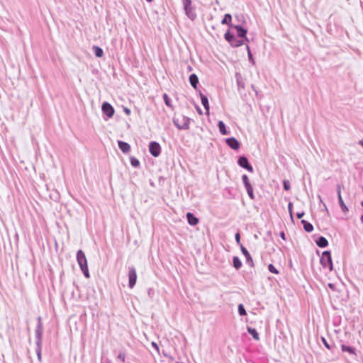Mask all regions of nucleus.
<instances>
[{"label": "nucleus", "instance_id": "obj_23", "mask_svg": "<svg viewBox=\"0 0 363 363\" xmlns=\"http://www.w3.org/2000/svg\"><path fill=\"white\" fill-rule=\"evenodd\" d=\"M241 266H242V262L240 260V259L238 257H233V267L236 269H238L241 267Z\"/></svg>", "mask_w": 363, "mask_h": 363}, {"label": "nucleus", "instance_id": "obj_24", "mask_svg": "<svg viewBox=\"0 0 363 363\" xmlns=\"http://www.w3.org/2000/svg\"><path fill=\"white\" fill-rule=\"evenodd\" d=\"M232 21V16L230 14H225L223 19L222 20L223 24H228Z\"/></svg>", "mask_w": 363, "mask_h": 363}, {"label": "nucleus", "instance_id": "obj_26", "mask_svg": "<svg viewBox=\"0 0 363 363\" xmlns=\"http://www.w3.org/2000/svg\"><path fill=\"white\" fill-rule=\"evenodd\" d=\"M163 99H164L165 104L167 106L172 107V104H171L170 99L169 98V96H168V95L167 94H163Z\"/></svg>", "mask_w": 363, "mask_h": 363}, {"label": "nucleus", "instance_id": "obj_4", "mask_svg": "<svg viewBox=\"0 0 363 363\" xmlns=\"http://www.w3.org/2000/svg\"><path fill=\"white\" fill-rule=\"evenodd\" d=\"M149 150L152 156L158 157L161 152V147L159 143L151 142L149 145Z\"/></svg>", "mask_w": 363, "mask_h": 363}, {"label": "nucleus", "instance_id": "obj_29", "mask_svg": "<svg viewBox=\"0 0 363 363\" xmlns=\"http://www.w3.org/2000/svg\"><path fill=\"white\" fill-rule=\"evenodd\" d=\"M238 311H239L240 315H246V311L244 308V306H242V304H240L238 306Z\"/></svg>", "mask_w": 363, "mask_h": 363}, {"label": "nucleus", "instance_id": "obj_19", "mask_svg": "<svg viewBox=\"0 0 363 363\" xmlns=\"http://www.w3.org/2000/svg\"><path fill=\"white\" fill-rule=\"evenodd\" d=\"M341 348H342V350L343 352H347L350 354H354V355L356 354L355 350L354 348L351 347H349V346H347V345H341Z\"/></svg>", "mask_w": 363, "mask_h": 363}, {"label": "nucleus", "instance_id": "obj_5", "mask_svg": "<svg viewBox=\"0 0 363 363\" xmlns=\"http://www.w3.org/2000/svg\"><path fill=\"white\" fill-rule=\"evenodd\" d=\"M128 277H129V287L133 288L134 286L135 285L136 281H137L136 270L133 267L130 268Z\"/></svg>", "mask_w": 363, "mask_h": 363}, {"label": "nucleus", "instance_id": "obj_30", "mask_svg": "<svg viewBox=\"0 0 363 363\" xmlns=\"http://www.w3.org/2000/svg\"><path fill=\"white\" fill-rule=\"evenodd\" d=\"M246 189H247V191L251 199H253V197H254L253 196V189H252V186H249L248 187L246 188Z\"/></svg>", "mask_w": 363, "mask_h": 363}, {"label": "nucleus", "instance_id": "obj_33", "mask_svg": "<svg viewBox=\"0 0 363 363\" xmlns=\"http://www.w3.org/2000/svg\"><path fill=\"white\" fill-rule=\"evenodd\" d=\"M322 341L324 344V345L328 349L330 350V346L328 345V343L327 342L326 340L324 338V337H322Z\"/></svg>", "mask_w": 363, "mask_h": 363}, {"label": "nucleus", "instance_id": "obj_1", "mask_svg": "<svg viewBox=\"0 0 363 363\" xmlns=\"http://www.w3.org/2000/svg\"><path fill=\"white\" fill-rule=\"evenodd\" d=\"M38 323L35 328V337H36V354L39 362H41V347H42V335H43V324L41 323L40 317H38Z\"/></svg>", "mask_w": 363, "mask_h": 363}, {"label": "nucleus", "instance_id": "obj_37", "mask_svg": "<svg viewBox=\"0 0 363 363\" xmlns=\"http://www.w3.org/2000/svg\"><path fill=\"white\" fill-rule=\"evenodd\" d=\"M238 41H242V42H243V40H235V39L234 38V43H238Z\"/></svg>", "mask_w": 363, "mask_h": 363}, {"label": "nucleus", "instance_id": "obj_39", "mask_svg": "<svg viewBox=\"0 0 363 363\" xmlns=\"http://www.w3.org/2000/svg\"><path fill=\"white\" fill-rule=\"evenodd\" d=\"M125 112H126L127 113H130V110L126 109V110H125Z\"/></svg>", "mask_w": 363, "mask_h": 363}, {"label": "nucleus", "instance_id": "obj_7", "mask_svg": "<svg viewBox=\"0 0 363 363\" xmlns=\"http://www.w3.org/2000/svg\"><path fill=\"white\" fill-rule=\"evenodd\" d=\"M225 38L228 42H229L230 43V45L232 46H234V47H238L243 44L242 41H238V43H234L235 37L232 33H230L229 32L225 33Z\"/></svg>", "mask_w": 363, "mask_h": 363}, {"label": "nucleus", "instance_id": "obj_10", "mask_svg": "<svg viewBox=\"0 0 363 363\" xmlns=\"http://www.w3.org/2000/svg\"><path fill=\"white\" fill-rule=\"evenodd\" d=\"M337 195H338L339 203H340V205L341 206L342 211L345 213L347 212L348 208L342 200V198L341 196V186L340 185L337 186Z\"/></svg>", "mask_w": 363, "mask_h": 363}, {"label": "nucleus", "instance_id": "obj_27", "mask_svg": "<svg viewBox=\"0 0 363 363\" xmlns=\"http://www.w3.org/2000/svg\"><path fill=\"white\" fill-rule=\"evenodd\" d=\"M268 269L271 273L278 274L279 271L275 268V267L272 264H269L268 265Z\"/></svg>", "mask_w": 363, "mask_h": 363}, {"label": "nucleus", "instance_id": "obj_9", "mask_svg": "<svg viewBox=\"0 0 363 363\" xmlns=\"http://www.w3.org/2000/svg\"><path fill=\"white\" fill-rule=\"evenodd\" d=\"M226 143L233 150H238L240 147L239 142L235 138H228L226 140Z\"/></svg>", "mask_w": 363, "mask_h": 363}, {"label": "nucleus", "instance_id": "obj_35", "mask_svg": "<svg viewBox=\"0 0 363 363\" xmlns=\"http://www.w3.org/2000/svg\"><path fill=\"white\" fill-rule=\"evenodd\" d=\"M152 345L155 348V350L159 352V347L157 345V344L155 342H152Z\"/></svg>", "mask_w": 363, "mask_h": 363}, {"label": "nucleus", "instance_id": "obj_40", "mask_svg": "<svg viewBox=\"0 0 363 363\" xmlns=\"http://www.w3.org/2000/svg\"><path fill=\"white\" fill-rule=\"evenodd\" d=\"M361 220H362V221L363 222V215H362V217H361Z\"/></svg>", "mask_w": 363, "mask_h": 363}, {"label": "nucleus", "instance_id": "obj_13", "mask_svg": "<svg viewBox=\"0 0 363 363\" xmlns=\"http://www.w3.org/2000/svg\"><path fill=\"white\" fill-rule=\"evenodd\" d=\"M118 147L124 153H128L130 150V145L125 142L118 141Z\"/></svg>", "mask_w": 363, "mask_h": 363}, {"label": "nucleus", "instance_id": "obj_6", "mask_svg": "<svg viewBox=\"0 0 363 363\" xmlns=\"http://www.w3.org/2000/svg\"><path fill=\"white\" fill-rule=\"evenodd\" d=\"M103 112L109 118L112 117L114 114V109L111 104L104 102L102 105Z\"/></svg>", "mask_w": 363, "mask_h": 363}, {"label": "nucleus", "instance_id": "obj_31", "mask_svg": "<svg viewBox=\"0 0 363 363\" xmlns=\"http://www.w3.org/2000/svg\"><path fill=\"white\" fill-rule=\"evenodd\" d=\"M283 184H284V189L286 191H289L290 189L291 186H290V183L289 181L284 180L283 182Z\"/></svg>", "mask_w": 363, "mask_h": 363}, {"label": "nucleus", "instance_id": "obj_25", "mask_svg": "<svg viewBox=\"0 0 363 363\" xmlns=\"http://www.w3.org/2000/svg\"><path fill=\"white\" fill-rule=\"evenodd\" d=\"M130 163L135 167H138L140 165L139 160L134 157H130Z\"/></svg>", "mask_w": 363, "mask_h": 363}, {"label": "nucleus", "instance_id": "obj_22", "mask_svg": "<svg viewBox=\"0 0 363 363\" xmlns=\"http://www.w3.org/2000/svg\"><path fill=\"white\" fill-rule=\"evenodd\" d=\"M93 50L94 51V54L98 57H101L104 55V52L101 48L98 46H94Z\"/></svg>", "mask_w": 363, "mask_h": 363}, {"label": "nucleus", "instance_id": "obj_12", "mask_svg": "<svg viewBox=\"0 0 363 363\" xmlns=\"http://www.w3.org/2000/svg\"><path fill=\"white\" fill-rule=\"evenodd\" d=\"M186 218H187V220H188V223L191 225H196L198 224L199 223V219L195 217L191 213L189 212L186 213Z\"/></svg>", "mask_w": 363, "mask_h": 363}, {"label": "nucleus", "instance_id": "obj_15", "mask_svg": "<svg viewBox=\"0 0 363 363\" xmlns=\"http://www.w3.org/2000/svg\"><path fill=\"white\" fill-rule=\"evenodd\" d=\"M316 244L320 247H325L328 245V242L324 237H320L316 240Z\"/></svg>", "mask_w": 363, "mask_h": 363}, {"label": "nucleus", "instance_id": "obj_34", "mask_svg": "<svg viewBox=\"0 0 363 363\" xmlns=\"http://www.w3.org/2000/svg\"><path fill=\"white\" fill-rule=\"evenodd\" d=\"M288 208H289L290 216L292 217V203H289Z\"/></svg>", "mask_w": 363, "mask_h": 363}, {"label": "nucleus", "instance_id": "obj_18", "mask_svg": "<svg viewBox=\"0 0 363 363\" xmlns=\"http://www.w3.org/2000/svg\"><path fill=\"white\" fill-rule=\"evenodd\" d=\"M235 28L237 29L238 35L241 38H245L247 34V30L240 26H235Z\"/></svg>", "mask_w": 363, "mask_h": 363}, {"label": "nucleus", "instance_id": "obj_28", "mask_svg": "<svg viewBox=\"0 0 363 363\" xmlns=\"http://www.w3.org/2000/svg\"><path fill=\"white\" fill-rule=\"evenodd\" d=\"M242 179L243 183L245 186V188L248 187L249 186H251V184H250V182H249V179L247 175H245V174L242 175Z\"/></svg>", "mask_w": 363, "mask_h": 363}, {"label": "nucleus", "instance_id": "obj_42", "mask_svg": "<svg viewBox=\"0 0 363 363\" xmlns=\"http://www.w3.org/2000/svg\"><path fill=\"white\" fill-rule=\"evenodd\" d=\"M362 206H363V201L362 202Z\"/></svg>", "mask_w": 363, "mask_h": 363}, {"label": "nucleus", "instance_id": "obj_3", "mask_svg": "<svg viewBox=\"0 0 363 363\" xmlns=\"http://www.w3.org/2000/svg\"><path fill=\"white\" fill-rule=\"evenodd\" d=\"M320 263L322 264L323 267L328 268L330 271L333 270V267L332 262V257L330 252L325 251L323 252L320 258Z\"/></svg>", "mask_w": 363, "mask_h": 363}, {"label": "nucleus", "instance_id": "obj_11", "mask_svg": "<svg viewBox=\"0 0 363 363\" xmlns=\"http://www.w3.org/2000/svg\"><path fill=\"white\" fill-rule=\"evenodd\" d=\"M240 250L246 257L247 262L250 264V266H253V259L247 249L242 245H240Z\"/></svg>", "mask_w": 363, "mask_h": 363}, {"label": "nucleus", "instance_id": "obj_41", "mask_svg": "<svg viewBox=\"0 0 363 363\" xmlns=\"http://www.w3.org/2000/svg\"><path fill=\"white\" fill-rule=\"evenodd\" d=\"M152 1V0H147V1H148V2H150V1Z\"/></svg>", "mask_w": 363, "mask_h": 363}, {"label": "nucleus", "instance_id": "obj_17", "mask_svg": "<svg viewBox=\"0 0 363 363\" xmlns=\"http://www.w3.org/2000/svg\"><path fill=\"white\" fill-rule=\"evenodd\" d=\"M301 223H303V228L306 232L310 233L313 230V225L306 220H302Z\"/></svg>", "mask_w": 363, "mask_h": 363}, {"label": "nucleus", "instance_id": "obj_8", "mask_svg": "<svg viewBox=\"0 0 363 363\" xmlns=\"http://www.w3.org/2000/svg\"><path fill=\"white\" fill-rule=\"evenodd\" d=\"M238 164L239 165L247 169L250 172L253 171L252 167L249 164L248 160L245 157H240L238 160Z\"/></svg>", "mask_w": 363, "mask_h": 363}, {"label": "nucleus", "instance_id": "obj_2", "mask_svg": "<svg viewBox=\"0 0 363 363\" xmlns=\"http://www.w3.org/2000/svg\"><path fill=\"white\" fill-rule=\"evenodd\" d=\"M78 263L81 269L84 272L86 277H89V269L87 267V261L84 253L82 250H79L77 255Z\"/></svg>", "mask_w": 363, "mask_h": 363}, {"label": "nucleus", "instance_id": "obj_16", "mask_svg": "<svg viewBox=\"0 0 363 363\" xmlns=\"http://www.w3.org/2000/svg\"><path fill=\"white\" fill-rule=\"evenodd\" d=\"M201 103H202L203 106H204L205 109L206 110L207 114H208L209 104H208V101L207 97L206 96H201Z\"/></svg>", "mask_w": 363, "mask_h": 363}, {"label": "nucleus", "instance_id": "obj_36", "mask_svg": "<svg viewBox=\"0 0 363 363\" xmlns=\"http://www.w3.org/2000/svg\"><path fill=\"white\" fill-rule=\"evenodd\" d=\"M303 215H304V213H303V212L302 213H297V217L298 218H301L303 217Z\"/></svg>", "mask_w": 363, "mask_h": 363}, {"label": "nucleus", "instance_id": "obj_32", "mask_svg": "<svg viewBox=\"0 0 363 363\" xmlns=\"http://www.w3.org/2000/svg\"><path fill=\"white\" fill-rule=\"evenodd\" d=\"M235 240L237 243L240 246L242 244L240 243V235L239 233L235 234Z\"/></svg>", "mask_w": 363, "mask_h": 363}, {"label": "nucleus", "instance_id": "obj_20", "mask_svg": "<svg viewBox=\"0 0 363 363\" xmlns=\"http://www.w3.org/2000/svg\"><path fill=\"white\" fill-rule=\"evenodd\" d=\"M219 130L222 135H227L228 131L225 128V125L223 121H219L218 124Z\"/></svg>", "mask_w": 363, "mask_h": 363}, {"label": "nucleus", "instance_id": "obj_21", "mask_svg": "<svg viewBox=\"0 0 363 363\" xmlns=\"http://www.w3.org/2000/svg\"><path fill=\"white\" fill-rule=\"evenodd\" d=\"M247 330L255 340H258L259 339V334L255 328H248Z\"/></svg>", "mask_w": 363, "mask_h": 363}, {"label": "nucleus", "instance_id": "obj_14", "mask_svg": "<svg viewBox=\"0 0 363 363\" xmlns=\"http://www.w3.org/2000/svg\"><path fill=\"white\" fill-rule=\"evenodd\" d=\"M189 82L191 84V86L196 89L197 84L199 83V79L197 76L195 74H191L189 77Z\"/></svg>", "mask_w": 363, "mask_h": 363}, {"label": "nucleus", "instance_id": "obj_38", "mask_svg": "<svg viewBox=\"0 0 363 363\" xmlns=\"http://www.w3.org/2000/svg\"><path fill=\"white\" fill-rule=\"evenodd\" d=\"M359 144L363 147V139L359 141Z\"/></svg>", "mask_w": 363, "mask_h": 363}]
</instances>
